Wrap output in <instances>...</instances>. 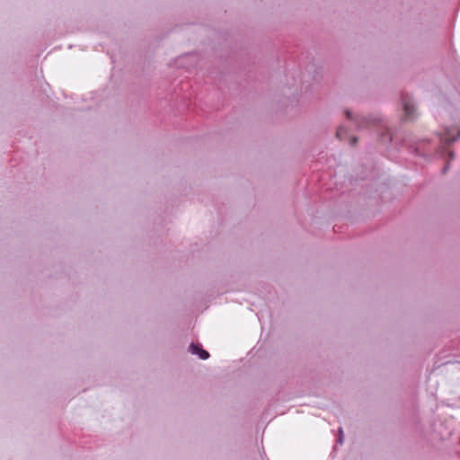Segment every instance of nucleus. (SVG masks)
Instances as JSON below:
<instances>
[{
    "instance_id": "7ed1b4c3",
    "label": "nucleus",
    "mask_w": 460,
    "mask_h": 460,
    "mask_svg": "<svg viewBox=\"0 0 460 460\" xmlns=\"http://www.w3.org/2000/svg\"><path fill=\"white\" fill-rule=\"evenodd\" d=\"M402 105L405 117L411 119L414 111L413 103L410 100H403Z\"/></svg>"
},
{
    "instance_id": "f03ea898",
    "label": "nucleus",
    "mask_w": 460,
    "mask_h": 460,
    "mask_svg": "<svg viewBox=\"0 0 460 460\" xmlns=\"http://www.w3.org/2000/svg\"><path fill=\"white\" fill-rule=\"evenodd\" d=\"M190 351L192 354H198L201 359H207L209 358V354L207 350L199 348V346L195 345L194 343H191L190 345Z\"/></svg>"
},
{
    "instance_id": "423d86ee",
    "label": "nucleus",
    "mask_w": 460,
    "mask_h": 460,
    "mask_svg": "<svg viewBox=\"0 0 460 460\" xmlns=\"http://www.w3.org/2000/svg\"><path fill=\"white\" fill-rule=\"evenodd\" d=\"M346 115L349 119H351V114H350V111H346Z\"/></svg>"
},
{
    "instance_id": "f257e3e1",
    "label": "nucleus",
    "mask_w": 460,
    "mask_h": 460,
    "mask_svg": "<svg viewBox=\"0 0 460 460\" xmlns=\"http://www.w3.org/2000/svg\"><path fill=\"white\" fill-rule=\"evenodd\" d=\"M460 137V130L456 128L447 129L443 136L446 142H454Z\"/></svg>"
},
{
    "instance_id": "20e7f679",
    "label": "nucleus",
    "mask_w": 460,
    "mask_h": 460,
    "mask_svg": "<svg viewBox=\"0 0 460 460\" xmlns=\"http://www.w3.org/2000/svg\"><path fill=\"white\" fill-rule=\"evenodd\" d=\"M347 134V131L344 128L341 127L337 129V132H336V137L341 139V140H343L344 137H345V135Z\"/></svg>"
},
{
    "instance_id": "39448f33",
    "label": "nucleus",
    "mask_w": 460,
    "mask_h": 460,
    "mask_svg": "<svg viewBox=\"0 0 460 460\" xmlns=\"http://www.w3.org/2000/svg\"><path fill=\"white\" fill-rule=\"evenodd\" d=\"M358 142V138L357 137H352L351 138V145H356V143Z\"/></svg>"
}]
</instances>
